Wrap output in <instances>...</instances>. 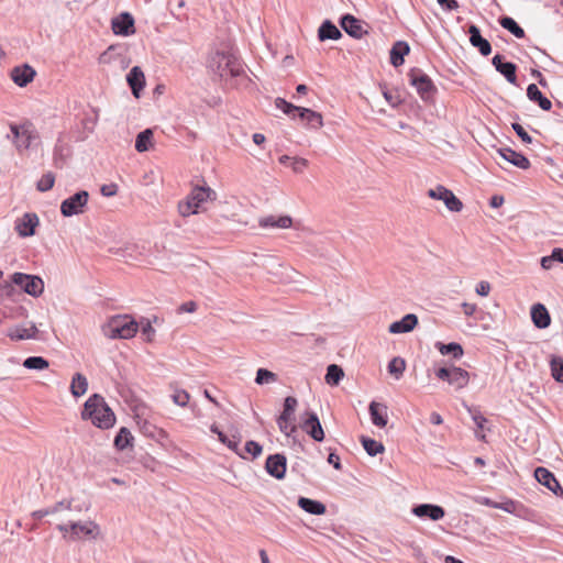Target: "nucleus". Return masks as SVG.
Returning a JSON list of instances; mask_svg holds the SVG:
<instances>
[{
    "label": "nucleus",
    "mask_w": 563,
    "mask_h": 563,
    "mask_svg": "<svg viewBox=\"0 0 563 563\" xmlns=\"http://www.w3.org/2000/svg\"><path fill=\"white\" fill-rule=\"evenodd\" d=\"M343 376V369L336 364H331L327 368L325 383L332 386H336Z\"/></svg>",
    "instance_id": "39"
},
{
    "label": "nucleus",
    "mask_w": 563,
    "mask_h": 563,
    "mask_svg": "<svg viewBox=\"0 0 563 563\" xmlns=\"http://www.w3.org/2000/svg\"><path fill=\"white\" fill-rule=\"evenodd\" d=\"M89 194L86 190H80L75 195L65 199L60 205V212L64 217H73L81 214L88 203Z\"/></svg>",
    "instance_id": "7"
},
{
    "label": "nucleus",
    "mask_w": 563,
    "mask_h": 563,
    "mask_svg": "<svg viewBox=\"0 0 563 563\" xmlns=\"http://www.w3.org/2000/svg\"><path fill=\"white\" fill-rule=\"evenodd\" d=\"M435 346L442 355L452 354L453 358L455 360H459L463 356V349L459 343L452 342L444 344L442 342H437Z\"/></svg>",
    "instance_id": "35"
},
{
    "label": "nucleus",
    "mask_w": 563,
    "mask_h": 563,
    "mask_svg": "<svg viewBox=\"0 0 563 563\" xmlns=\"http://www.w3.org/2000/svg\"><path fill=\"white\" fill-rule=\"evenodd\" d=\"M197 309V303L195 301H187V302H184L179 306L178 308V312L179 313H183V312H195Z\"/></svg>",
    "instance_id": "59"
},
{
    "label": "nucleus",
    "mask_w": 563,
    "mask_h": 563,
    "mask_svg": "<svg viewBox=\"0 0 563 563\" xmlns=\"http://www.w3.org/2000/svg\"><path fill=\"white\" fill-rule=\"evenodd\" d=\"M438 3L449 11L456 10L459 8L456 0H438Z\"/></svg>",
    "instance_id": "60"
},
{
    "label": "nucleus",
    "mask_w": 563,
    "mask_h": 563,
    "mask_svg": "<svg viewBox=\"0 0 563 563\" xmlns=\"http://www.w3.org/2000/svg\"><path fill=\"white\" fill-rule=\"evenodd\" d=\"M297 405H298V401L295 397H292V396L286 397L285 401H284V410L279 416L280 420H283V421L291 420Z\"/></svg>",
    "instance_id": "40"
},
{
    "label": "nucleus",
    "mask_w": 563,
    "mask_h": 563,
    "mask_svg": "<svg viewBox=\"0 0 563 563\" xmlns=\"http://www.w3.org/2000/svg\"><path fill=\"white\" fill-rule=\"evenodd\" d=\"M133 440V435L130 430L125 427H122L114 438V446L122 451L126 449Z\"/></svg>",
    "instance_id": "37"
},
{
    "label": "nucleus",
    "mask_w": 563,
    "mask_h": 563,
    "mask_svg": "<svg viewBox=\"0 0 563 563\" xmlns=\"http://www.w3.org/2000/svg\"><path fill=\"white\" fill-rule=\"evenodd\" d=\"M88 389V380L86 376L80 373H76L71 379L70 393L74 397H80L86 394Z\"/></svg>",
    "instance_id": "33"
},
{
    "label": "nucleus",
    "mask_w": 563,
    "mask_h": 563,
    "mask_svg": "<svg viewBox=\"0 0 563 563\" xmlns=\"http://www.w3.org/2000/svg\"><path fill=\"white\" fill-rule=\"evenodd\" d=\"M81 419L89 420L99 429H110L115 423V415L99 394H93L86 400Z\"/></svg>",
    "instance_id": "1"
},
{
    "label": "nucleus",
    "mask_w": 563,
    "mask_h": 563,
    "mask_svg": "<svg viewBox=\"0 0 563 563\" xmlns=\"http://www.w3.org/2000/svg\"><path fill=\"white\" fill-rule=\"evenodd\" d=\"M361 442L366 453L371 456H376L385 450L380 442L367 437H361Z\"/></svg>",
    "instance_id": "38"
},
{
    "label": "nucleus",
    "mask_w": 563,
    "mask_h": 563,
    "mask_svg": "<svg viewBox=\"0 0 563 563\" xmlns=\"http://www.w3.org/2000/svg\"><path fill=\"white\" fill-rule=\"evenodd\" d=\"M286 463L287 460L285 455L278 453L273 454L267 457L265 470L271 476L283 479L286 474Z\"/></svg>",
    "instance_id": "13"
},
{
    "label": "nucleus",
    "mask_w": 563,
    "mask_h": 563,
    "mask_svg": "<svg viewBox=\"0 0 563 563\" xmlns=\"http://www.w3.org/2000/svg\"><path fill=\"white\" fill-rule=\"evenodd\" d=\"M99 534V526L93 521L71 522L69 540L76 541L84 538L96 539Z\"/></svg>",
    "instance_id": "9"
},
{
    "label": "nucleus",
    "mask_w": 563,
    "mask_h": 563,
    "mask_svg": "<svg viewBox=\"0 0 563 563\" xmlns=\"http://www.w3.org/2000/svg\"><path fill=\"white\" fill-rule=\"evenodd\" d=\"M490 284L488 282L482 280L476 285L475 291L477 295L486 297L490 292Z\"/></svg>",
    "instance_id": "55"
},
{
    "label": "nucleus",
    "mask_w": 563,
    "mask_h": 563,
    "mask_svg": "<svg viewBox=\"0 0 563 563\" xmlns=\"http://www.w3.org/2000/svg\"><path fill=\"white\" fill-rule=\"evenodd\" d=\"M450 189L445 188L442 185L437 186L435 188L428 190V196L432 199L443 200L444 197L449 194Z\"/></svg>",
    "instance_id": "49"
},
{
    "label": "nucleus",
    "mask_w": 563,
    "mask_h": 563,
    "mask_svg": "<svg viewBox=\"0 0 563 563\" xmlns=\"http://www.w3.org/2000/svg\"><path fill=\"white\" fill-rule=\"evenodd\" d=\"M409 79L410 84L417 89V92L422 99H428L431 92L435 90L430 77L420 69H411L409 73Z\"/></svg>",
    "instance_id": "8"
},
{
    "label": "nucleus",
    "mask_w": 563,
    "mask_h": 563,
    "mask_svg": "<svg viewBox=\"0 0 563 563\" xmlns=\"http://www.w3.org/2000/svg\"><path fill=\"white\" fill-rule=\"evenodd\" d=\"M468 411L471 412L472 419H473L474 423L476 424V427L478 429H483L484 424L487 421L486 418L478 410H473V409L468 408Z\"/></svg>",
    "instance_id": "54"
},
{
    "label": "nucleus",
    "mask_w": 563,
    "mask_h": 563,
    "mask_svg": "<svg viewBox=\"0 0 563 563\" xmlns=\"http://www.w3.org/2000/svg\"><path fill=\"white\" fill-rule=\"evenodd\" d=\"M209 69L221 79L239 77L244 73L243 63L232 53L216 52L208 62Z\"/></svg>",
    "instance_id": "2"
},
{
    "label": "nucleus",
    "mask_w": 563,
    "mask_h": 563,
    "mask_svg": "<svg viewBox=\"0 0 563 563\" xmlns=\"http://www.w3.org/2000/svg\"><path fill=\"white\" fill-rule=\"evenodd\" d=\"M531 319L539 329H545L551 323L550 314L542 303H536L531 308Z\"/></svg>",
    "instance_id": "25"
},
{
    "label": "nucleus",
    "mask_w": 563,
    "mask_h": 563,
    "mask_svg": "<svg viewBox=\"0 0 563 563\" xmlns=\"http://www.w3.org/2000/svg\"><path fill=\"white\" fill-rule=\"evenodd\" d=\"M406 368V363L400 357H394L388 363V372L394 375L397 379L402 375Z\"/></svg>",
    "instance_id": "43"
},
{
    "label": "nucleus",
    "mask_w": 563,
    "mask_h": 563,
    "mask_svg": "<svg viewBox=\"0 0 563 563\" xmlns=\"http://www.w3.org/2000/svg\"><path fill=\"white\" fill-rule=\"evenodd\" d=\"M275 106L277 109L282 110L285 114L295 118L297 110H299V107L287 102L283 98H276Z\"/></svg>",
    "instance_id": "45"
},
{
    "label": "nucleus",
    "mask_w": 563,
    "mask_h": 563,
    "mask_svg": "<svg viewBox=\"0 0 563 563\" xmlns=\"http://www.w3.org/2000/svg\"><path fill=\"white\" fill-rule=\"evenodd\" d=\"M217 199V192L208 185L195 186L185 202H180L178 206L179 212L183 217L196 214L198 209L202 207L205 202L214 201Z\"/></svg>",
    "instance_id": "3"
},
{
    "label": "nucleus",
    "mask_w": 563,
    "mask_h": 563,
    "mask_svg": "<svg viewBox=\"0 0 563 563\" xmlns=\"http://www.w3.org/2000/svg\"><path fill=\"white\" fill-rule=\"evenodd\" d=\"M142 334L146 338L147 341H152L154 335H155V330L154 328L152 327L151 322L147 321L143 327H142Z\"/></svg>",
    "instance_id": "57"
},
{
    "label": "nucleus",
    "mask_w": 563,
    "mask_h": 563,
    "mask_svg": "<svg viewBox=\"0 0 563 563\" xmlns=\"http://www.w3.org/2000/svg\"><path fill=\"white\" fill-rule=\"evenodd\" d=\"M527 96L531 101L537 102L542 110H551L552 102L545 96H543L536 84H530L528 86Z\"/></svg>",
    "instance_id": "29"
},
{
    "label": "nucleus",
    "mask_w": 563,
    "mask_h": 563,
    "mask_svg": "<svg viewBox=\"0 0 563 563\" xmlns=\"http://www.w3.org/2000/svg\"><path fill=\"white\" fill-rule=\"evenodd\" d=\"M296 115L306 121L307 125L311 129H320L323 125L322 115L311 109L299 107Z\"/></svg>",
    "instance_id": "26"
},
{
    "label": "nucleus",
    "mask_w": 563,
    "mask_h": 563,
    "mask_svg": "<svg viewBox=\"0 0 563 563\" xmlns=\"http://www.w3.org/2000/svg\"><path fill=\"white\" fill-rule=\"evenodd\" d=\"M13 143L19 152L30 148L32 143L37 139V133L31 123L18 125L10 124Z\"/></svg>",
    "instance_id": "5"
},
{
    "label": "nucleus",
    "mask_w": 563,
    "mask_h": 563,
    "mask_svg": "<svg viewBox=\"0 0 563 563\" xmlns=\"http://www.w3.org/2000/svg\"><path fill=\"white\" fill-rule=\"evenodd\" d=\"M37 333V328L35 324H31L30 327L15 325L9 329L8 336L11 340H27L34 339Z\"/></svg>",
    "instance_id": "27"
},
{
    "label": "nucleus",
    "mask_w": 563,
    "mask_h": 563,
    "mask_svg": "<svg viewBox=\"0 0 563 563\" xmlns=\"http://www.w3.org/2000/svg\"><path fill=\"white\" fill-rule=\"evenodd\" d=\"M451 374V367H441L435 372L439 379L446 380L449 383Z\"/></svg>",
    "instance_id": "62"
},
{
    "label": "nucleus",
    "mask_w": 563,
    "mask_h": 563,
    "mask_svg": "<svg viewBox=\"0 0 563 563\" xmlns=\"http://www.w3.org/2000/svg\"><path fill=\"white\" fill-rule=\"evenodd\" d=\"M461 306L464 314L467 317L473 316L477 310V306L475 303L463 302Z\"/></svg>",
    "instance_id": "63"
},
{
    "label": "nucleus",
    "mask_w": 563,
    "mask_h": 563,
    "mask_svg": "<svg viewBox=\"0 0 563 563\" xmlns=\"http://www.w3.org/2000/svg\"><path fill=\"white\" fill-rule=\"evenodd\" d=\"M499 24L509 31L512 35H515L517 38L525 37V31L510 16H503L499 19Z\"/></svg>",
    "instance_id": "36"
},
{
    "label": "nucleus",
    "mask_w": 563,
    "mask_h": 563,
    "mask_svg": "<svg viewBox=\"0 0 563 563\" xmlns=\"http://www.w3.org/2000/svg\"><path fill=\"white\" fill-rule=\"evenodd\" d=\"M318 35L320 41L339 40L342 33L331 21L327 20L319 27Z\"/></svg>",
    "instance_id": "32"
},
{
    "label": "nucleus",
    "mask_w": 563,
    "mask_h": 563,
    "mask_svg": "<svg viewBox=\"0 0 563 563\" xmlns=\"http://www.w3.org/2000/svg\"><path fill=\"white\" fill-rule=\"evenodd\" d=\"M277 379V375L266 368H258L256 372L255 383L258 385L273 384Z\"/></svg>",
    "instance_id": "42"
},
{
    "label": "nucleus",
    "mask_w": 563,
    "mask_h": 563,
    "mask_svg": "<svg viewBox=\"0 0 563 563\" xmlns=\"http://www.w3.org/2000/svg\"><path fill=\"white\" fill-rule=\"evenodd\" d=\"M126 81L135 98L140 97V92L145 86V76L141 67L134 66L126 76Z\"/></svg>",
    "instance_id": "20"
},
{
    "label": "nucleus",
    "mask_w": 563,
    "mask_h": 563,
    "mask_svg": "<svg viewBox=\"0 0 563 563\" xmlns=\"http://www.w3.org/2000/svg\"><path fill=\"white\" fill-rule=\"evenodd\" d=\"M139 329V324L129 316L112 317L103 327V333L109 339H131Z\"/></svg>",
    "instance_id": "4"
},
{
    "label": "nucleus",
    "mask_w": 563,
    "mask_h": 563,
    "mask_svg": "<svg viewBox=\"0 0 563 563\" xmlns=\"http://www.w3.org/2000/svg\"><path fill=\"white\" fill-rule=\"evenodd\" d=\"M153 140V131L151 129H146L140 132L135 140V150L139 153H143L150 150L152 146Z\"/></svg>",
    "instance_id": "34"
},
{
    "label": "nucleus",
    "mask_w": 563,
    "mask_h": 563,
    "mask_svg": "<svg viewBox=\"0 0 563 563\" xmlns=\"http://www.w3.org/2000/svg\"><path fill=\"white\" fill-rule=\"evenodd\" d=\"M369 415L374 426L384 428L388 422V408L386 405L377 401L369 404Z\"/></svg>",
    "instance_id": "19"
},
{
    "label": "nucleus",
    "mask_w": 563,
    "mask_h": 563,
    "mask_svg": "<svg viewBox=\"0 0 563 563\" xmlns=\"http://www.w3.org/2000/svg\"><path fill=\"white\" fill-rule=\"evenodd\" d=\"M246 453L251 454L253 457H257L261 455L263 448L260 443L255 441H247L245 443Z\"/></svg>",
    "instance_id": "50"
},
{
    "label": "nucleus",
    "mask_w": 563,
    "mask_h": 563,
    "mask_svg": "<svg viewBox=\"0 0 563 563\" xmlns=\"http://www.w3.org/2000/svg\"><path fill=\"white\" fill-rule=\"evenodd\" d=\"M550 365L553 378L559 383H563V360L561 357H553Z\"/></svg>",
    "instance_id": "47"
},
{
    "label": "nucleus",
    "mask_w": 563,
    "mask_h": 563,
    "mask_svg": "<svg viewBox=\"0 0 563 563\" xmlns=\"http://www.w3.org/2000/svg\"><path fill=\"white\" fill-rule=\"evenodd\" d=\"M498 154L507 162L512 164L514 166L521 168V169H528L530 167L529 159L522 155L521 153H518L510 147H503L498 150Z\"/></svg>",
    "instance_id": "22"
},
{
    "label": "nucleus",
    "mask_w": 563,
    "mask_h": 563,
    "mask_svg": "<svg viewBox=\"0 0 563 563\" xmlns=\"http://www.w3.org/2000/svg\"><path fill=\"white\" fill-rule=\"evenodd\" d=\"M470 374L467 371L457 366L451 367V374L449 379V384L451 386H453L455 389H462L467 386Z\"/></svg>",
    "instance_id": "28"
},
{
    "label": "nucleus",
    "mask_w": 563,
    "mask_h": 563,
    "mask_svg": "<svg viewBox=\"0 0 563 563\" xmlns=\"http://www.w3.org/2000/svg\"><path fill=\"white\" fill-rule=\"evenodd\" d=\"M100 190L104 197H112L117 194L118 187L115 184H109L103 185Z\"/></svg>",
    "instance_id": "58"
},
{
    "label": "nucleus",
    "mask_w": 563,
    "mask_h": 563,
    "mask_svg": "<svg viewBox=\"0 0 563 563\" xmlns=\"http://www.w3.org/2000/svg\"><path fill=\"white\" fill-rule=\"evenodd\" d=\"M302 429L318 442L323 441L324 432L318 416L314 412H309L307 419L302 422Z\"/></svg>",
    "instance_id": "16"
},
{
    "label": "nucleus",
    "mask_w": 563,
    "mask_h": 563,
    "mask_svg": "<svg viewBox=\"0 0 563 563\" xmlns=\"http://www.w3.org/2000/svg\"><path fill=\"white\" fill-rule=\"evenodd\" d=\"M492 64L498 73H500L508 82L515 85L517 82V66L511 62H505L504 57L499 54L495 55L492 59Z\"/></svg>",
    "instance_id": "15"
},
{
    "label": "nucleus",
    "mask_w": 563,
    "mask_h": 563,
    "mask_svg": "<svg viewBox=\"0 0 563 563\" xmlns=\"http://www.w3.org/2000/svg\"><path fill=\"white\" fill-rule=\"evenodd\" d=\"M290 165L295 173H302L308 166V161L302 157H292Z\"/></svg>",
    "instance_id": "53"
},
{
    "label": "nucleus",
    "mask_w": 563,
    "mask_h": 563,
    "mask_svg": "<svg viewBox=\"0 0 563 563\" xmlns=\"http://www.w3.org/2000/svg\"><path fill=\"white\" fill-rule=\"evenodd\" d=\"M442 201L444 202L445 207L453 212H459L463 208L462 201L451 190Z\"/></svg>",
    "instance_id": "44"
},
{
    "label": "nucleus",
    "mask_w": 563,
    "mask_h": 563,
    "mask_svg": "<svg viewBox=\"0 0 563 563\" xmlns=\"http://www.w3.org/2000/svg\"><path fill=\"white\" fill-rule=\"evenodd\" d=\"M418 324V318L413 313H408L400 320L393 322L388 331L393 334L407 333L415 329Z\"/></svg>",
    "instance_id": "21"
},
{
    "label": "nucleus",
    "mask_w": 563,
    "mask_h": 563,
    "mask_svg": "<svg viewBox=\"0 0 563 563\" xmlns=\"http://www.w3.org/2000/svg\"><path fill=\"white\" fill-rule=\"evenodd\" d=\"M11 282L20 286L24 292L32 297H38L44 291V282L41 277L24 273H14Z\"/></svg>",
    "instance_id": "6"
},
{
    "label": "nucleus",
    "mask_w": 563,
    "mask_h": 563,
    "mask_svg": "<svg viewBox=\"0 0 563 563\" xmlns=\"http://www.w3.org/2000/svg\"><path fill=\"white\" fill-rule=\"evenodd\" d=\"M417 517H428L433 521L442 519L445 515L444 509L438 505L421 504L412 509Z\"/></svg>",
    "instance_id": "23"
},
{
    "label": "nucleus",
    "mask_w": 563,
    "mask_h": 563,
    "mask_svg": "<svg viewBox=\"0 0 563 563\" xmlns=\"http://www.w3.org/2000/svg\"><path fill=\"white\" fill-rule=\"evenodd\" d=\"M258 225L261 228H277V229H288L292 225V219L289 216H266L258 220Z\"/></svg>",
    "instance_id": "24"
},
{
    "label": "nucleus",
    "mask_w": 563,
    "mask_h": 563,
    "mask_svg": "<svg viewBox=\"0 0 563 563\" xmlns=\"http://www.w3.org/2000/svg\"><path fill=\"white\" fill-rule=\"evenodd\" d=\"M57 512V508H46V509H40L33 512V517L36 519H42L45 516L52 515Z\"/></svg>",
    "instance_id": "61"
},
{
    "label": "nucleus",
    "mask_w": 563,
    "mask_h": 563,
    "mask_svg": "<svg viewBox=\"0 0 563 563\" xmlns=\"http://www.w3.org/2000/svg\"><path fill=\"white\" fill-rule=\"evenodd\" d=\"M40 224V219L36 213L26 212L21 218L15 220L14 229L19 236L29 238L35 234V229Z\"/></svg>",
    "instance_id": "10"
},
{
    "label": "nucleus",
    "mask_w": 563,
    "mask_h": 563,
    "mask_svg": "<svg viewBox=\"0 0 563 563\" xmlns=\"http://www.w3.org/2000/svg\"><path fill=\"white\" fill-rule=\"evenodd\" d=\"M298 506L308 514L321 516L327 511L325 505L319 500L299 497Z\"/></svg>",
    "instance_id": "30"
},
{
    "label": "nucleus",
    "mask_w": 563,
    "mask_h": 563,
    "mask_svg": "<svg viewBox=\"0 0 563 563\" xmlns=\"http://www.w3.org/2000/svg\"><path fill=\"white\" fill-rule=\"evenodd\" d=\"M48 365V362L42 356H30L23 362V366L27 369L42 371L46 369Z\"/></svg>",
    "instance_id": "41"
},
{
    "label": "nucleus",
    "mask_w": 563,
    "mask_h": 563,
    "mask_svg": "<svg viewBox=\"0 0 563 563\" xmlns=\"http://www.w3.org/2000/svg\"><path fill=\"white\" fill-rule=\"evenodd\" d=\"M383 96L384 98L386 99V101L391 106V107H397L399 103H400V98L399 96H395L393 95L390 91L388 90H384L383 91Z\"/></svg>",
    "instance_id": "56"
},
{
    "label": "nucleus",
    "mask_w": 563,
    "mask_h": 563,
    "mask_svg": "<svg viewBox=\"0 0 563 563\" xmlns=\"http://www.w3.org/2000/svg\"><path fill=\"white\" fill-rule=\"evenodd\" d=\"M410 48L406 42H397L390 49V63L398 67L404 64V57L409 53Z\"/></svg>",
    "instance_id": "31"
},
{
    "label": "nucleus",
    "mask_w": 563,
    "mask_h": 563,
    "mask_svg": "<svg viewBox=\"0 0 563 563\" xmlns=\"http://www.w3.org/2000/svg\"><path fill=\"white\" fill-rule=\"evenodd\" d=\"M536 479L556 496H563V488L555 476L545 467H537L534 471Z\"/></svg>",
    "instance_id": "12"
},
{
    "label": "nucleus",
    "mask_w": 563,
    "mask_h": 563,
    "mask_svg": "<svg viewBox=\"0 0 563 563\" xmlns=\"http://www.w3.org/2000/svg\"><path fill=\"white\" fill-rule=\"evenodd\" d=\"M511 126L523 143L530 144L532 142V137L527 133L522 125L519 123H512Z\"/></svg>",
    "instance_id": "52"
},
{
    "label": "nucleus",
    "mask_w": 563,
    "mask_h": 563,
    "mask_svg": "<svg viewBox=\"0 0 563 563\" xmlns=\"http://www.w3.org/2000/svg\"><path fill=\"white\" fill-rule=\"evenodd\" d=\"M112 31L117 35L128 36L135 33L134 19L128 13H121L112 20Z\"/></svg>",
    "instance_id": "14"
},
{
    "label": "nucleus",
    "mask_w": 563,
    "mask_h": 563,
    "mask_svg": "<svg viewBox=\"0 0 563 563\" xmlns=\"http://www.w3.org/2000/svg\"><path fill=\"white\" fill-rule=\"evenodd\" d=\"M36 75L33 67L27 64L14 67L11 71V78L20 87H25L30 84Z\"/></svg>",
    "instance_id": "18"
},
{
    "label": "nucleus",
    "mask_w": 563,
    "mask_h": 563,
    "mask_svg": "<svg viewBox=\"0 0 563 563\" xmlns=\"http://www.w3.org/2000/svg\"><path fill=\"white\" fill-rule=\"evenodd\" d=\"M553 261L563 264V249H554L551 254Z\"/></svg>",
    "instance_id": "64"
},
{
    "label": "nucleus",
    "mask_w": 563,
    "mask_h": 563,
    "mask_svg": "<svg viewBox=\"0 0 563 563\" xmlns=\"http://www.w3.org/2000/svg\"><path fill=\"white\" fill-rule=\"evenodd\" d=\"M341 27L352 37L362 38L367 33L366 23L352 14H345L340 20Z\"/></svg>",
    "instance_id": "11"
},
{
    "label": "nucleus",
    "mask_w": 563,
    "mask_h": 563,
    "mask_svg": "<svg viewBox=\"0 0 563 563\" xmlns=\"http://www.w3.org/2000/svg\"><path fill=\"white\" fill-rule=\"evenodd\" d=\"M189 399L190 395L184 389L175 388L174 393L172 394L173 402L179 407L188 406Z\"/></svg>",
    "instance_id": "48"
},
{
    "label": "nucleus",
    "mask_w": 563,
    "mask_h": 563,
    "mask_svg": "<svg viewBox=\"0 0 563 563\" xmlns=\"http://www.w3.org/2000/svg\"><path fill=\"white\" fill-rule=\"evenodd\" d=\"M291 420L283 421L280 417L277 419L279 430L287 437H290L296 431V426L289 424Z\"/></svg>",
    "instance_id": "51"
},
{
    "label": "nucleus",
    "mask_w": 563,
    "mask_h": 563,
    "mask_svg": "<svg viewBox=\"0 0 563 563\" xmlns=\"http://www.w3.org/2000/svg\"><path fill=\"white\" fill-rule=\"evenodd\" d=\"M470 43L472 46L478 48L483 56H488L492 53L490 43L481 35L479 29L475 24L468 26Z\"/></svg>",
    "instance_id": "17"
},
{
    "label": "nucleus",
    "mask_w": 563,
    "mask_h": 563,
    "mask_svg": "<svg viewBox=\"0 0 563 563\" xmlns=\"http://www.w3.org/2000/svg\"><path fill=\"white\" fill-rule=\"evenodd\" d=\"M55 183V176L52 172L45 173L36 184L38 191L45 192L53 188Z\"/></svg>",
    "instance_id": "46"
}]
</instances>
